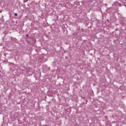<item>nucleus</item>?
Listing matches in <instances>:
<instances>
[{
  "label": "nucleus",
  "mask_w": 126,
  "mask_h": 126,
  "mask_svg": "<svg viewBox=\"0 0 126 126\" xmlns=\"http://www.w3.org/2000/svg\"><path fill=\"white\" fill-rule=\"evenodd\" d=\"M15 16H17V13H15Z\"/></svg>",
  "instance_id": "obj_1"
},
{
  "label": "nucleus",
  "mask_w": 126,
  "mask_h": 126,
  "mask_svg": "<svg viewBox=\"0 0 126 126\" xmlns=\"http://www.w3.org/2000/svg\"><path fill=\"white\" fill-rule=\"evenodd\" d=\"M29 35L26 34V37H29Z\"/></svg>",
  "instance_id": "obj_2"
}]
</instances>
